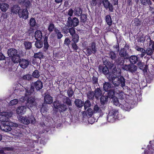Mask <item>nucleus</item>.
Instances as JSON below:
<instances>
[{
  "label": "nucleus",
  "mask_w": 154,
  "mask_h": 154,
  "mask_svg": "<svg viewBox=\"0 0 154 154\" xmlns=\"http://www.w3.org/2000/svg\"><path fill=\"white\" fill-rule=\"evenodd\" d=\"M108 79L109 81L111 80L113 85L116 86L120 85L123 87L125 85V80L122 76L119 77L110 75L108 77Z\"/></svg>",
  "instance_id": "nucleus-1"
},
{
  "label": "nucleus",
  "mask_w": 154,
  "mask_h": 154,
  "mask_svg": "<svg viewBox=\"0 0 154 154\" xmlns=\"http://www.w3.org/2000/svg\"><path fill=\"white\" fill-rule=\"evenodd\" d=\"M8 56L11 57V59L14 63H17V61L20 59V56L17 54V50L14 48L8 49Z\"/></svg>",
  "instance_id": "nucleus-2"
},
{
  "label": "nucleus",
  "mask_w": 154,
  "mask_h": 154,
  "mask_svg": "<svg viewBox=\"0 0 154 154\" xmlns=\"http://www.w3.org/2000/svg\"><path fill=\"white\" fill-rule=\"evenodd\" d=\"M18 119L20 122L26 125H28L30 123L34 124L35 122V118L32 115L27 116H19Z\"/></svg>",
  "instance_id": "nucleus-3"
},
{
  "label": "nucleus",
  "mask_w": 154,
  "mask_h": 154,
  "mask_svg": "<svg viewBox=\"0 0 154 154\" xmlns=\"http://www.w3.org/2000/svg\"><path fill=\"white\" fill-rule=\"evenodd\" d=\"M18 125L12 122H6L2 123L0 126L1 130L5 131H8L11 130V127H17Z\"/></svg>",
  "instance_id": "nucleus-4"
},
{
  "label": "nucleus",
  "mask_w": 154,
  "mask_h": 154,
  "mask_svg": "<svg viewBox=\"0 0 154 154\" xmlns=\"http://www.w3.org/2000/svg\"><path fill=\"white\" fill-rule=\"evenodd\" d=\"M54 108L59 109L60 112H63L66 111L68 109L67 105L63 103H62L59 100H55L53 103Z\"/></svg>",
  "instance_id": "nucleus-5"
},
{
  "label": "nucleus",
  "mask_w": 154,
  "mask_h": 154,
  "mask_svg": "<svg viewBox=\"0 0 154 154\" xmlns=\"http://www.w3.org/2000/svg\"><path fill=\"white\" fill-rule=\"evenodd\" d=\"M118 113L117 110L112 109L110 110L107 117V120L110 122H114Z\"/></svg>",
  "instance_id": "nucleus-6"
},
{
  "label": "nucleus",
  "mask_w": 154,
  "mask_h": 154,
  "mask_svg": "<svg viewBox=\"0 0 154 154\" xmlns=\"http://www.w3.org/2000/svg\"><path fill=\"white\" fill-rule=\"evenodd\" d=\"M79 24V20L76 17H74L72 19L69 17L67 19L66 25L69 27H75L77 26Z\"/></svg>",
  "instance_id": "nucleus-7"
},
{
  "label": "nucleus",
  "mask_w": 154,
  "mask_h": 154,
  "mask_svg": "<svg viewBox=\"0 0 154 154\" xmlns=\"http://www.w3.org/2000/svg\"><path fill=\"white\" fill-rule=\"evenodd\" d=\"M11 112H3L0 114V121L3 122H9L8 117L11 116Z\"/></svg>",
  "instance_id": "nucleus-8"
},
{
  "label": "nucleus",
  "mask_w": 154,
  "mask_h": 154,
  "mask_svg": "<svg viewBox=\"0 0 154 154\" xmlns=\"http://www.w3.org/2000/svg\"><path fill=\"white\" fill-rule=\"evenodd\" d=\"M19 63V65L22 68L25 69L29 66L30 62L28 59L24 58L20 59L17 61V63Z\"/></svg>",
  "instance_id": "nucleus-9"
},
{
  "label": "nucleus",
  "mask_w": 154,
  "mask_h": 154,
  "mask_svg": "<svg viewBox=\"0 0 154 154\" xmlns=\"http://www.w3.org/2000/svg\"><path fill=\"white\" fill-rule=\"evenodd\" d=\"M104 65L108 66L109 68L112 69V71L114 75H116L115 72L116 71L117 69L115 65L112 62H110L107 60H105L103 62Z\"/></svg>",
  "instance_id": "nucleus-10"
},
{
  "label": "nucleus",
  "mask_w": 154,
  "mask_h": 154,
  "mask_svg": "<svg viewBox=\"0 0 154 154\" xmlns=\"http://www.w3.org/2000/svg\"><path fill=\"white\" fill-rule=\"evenodd\" d=\"M126 48V47L125 46L124 48H121L119 51V57L125 59H128L129 58V55L127 52Z\"/></svg>",
  "instance_id": "nucleus-11"
},
{
  "label": "nucleus",
  "mask_w": 154,
  "mask_h": 154,
  "mask_svg": "<svg viewBox=\"0 0 154 154\" xmlns=\"http://www.w3.org/2000/svg\"><path fill=\"white\" fill-rule=\"evenodd\" d=\"M44 102L45 103L43 104L42 105L41 109L42 111L43 109H45L44 106L46 104L45 103L48 104H50L53 102L52 97L50 95H45L44 97Z\"/></svg>",
  "instance_id": "nucleus-12"
},
{
  "label": "nucleus",
  "mask_w": 154,
  "mask_h": 154,
  "mask_svg": "<svg viewBox=\"0 0 154 154\" xmlns=\"http://www.w3.org/2000/svg\"><path fill=\"white\" fill-rule=\"evenodd\" d=\"M36 104V102L35 101L34 98L31 97L28 98L27 102L26 103L27 107L30 109L32 107H35Z\"/></svg>",
  "instance_id": "nucleus-13"
},
{
  "label": "nucleus",
  "mask_w": 154,
  "mask_h": 154,
  "mask_svg": "<svg viewBox=\"0 0 154 154\" xmlns=\"http://www.w3.org/2000/svg\"><path fill=\"white\" fill-rule=\"evenodd\" d=\"M28 12L27 9H21L19 12L18 15L20 18H23L25 19H26L28 17Z\"/></svg>",
  "instance_id": "nucleus-14"
},
{
  "label": "nucleus",
  "mask_w": 154,
  "mask_h": 154,
  "mask_svg": "<svg viewBox=\"0 0 154 154\" xmlns=\"http://www.w3.org/2000/svg\"><path fill=\"white\" fill-rule=\"evenodd\" d=\"M120 106L123 110L126 111H129L130 110V104L126 102L125 100L122 101H120Z\"/></svg>",
  "instance_id": "nucleus-15"
},
{
  "label": "nucleus",
  "mask_w": 154,
  "mask_h": 154,
  "mask_svg": "<svg viewBox=\"0 0 154 154\" xmlns=\"http://www.w3.org/2000/svg\"><path fill=\"white\" fill-rule=\"evenodd\" d=\"M103 4L106 9H109L110 11H113V7L108 0H103L102 2Z\"/></svg>",
  "instance_id": "nucleus-16"
},
{
  "label": "nucleus",
  "mask_w": 154,
  "mask_h": 154,
  "mask_svg": "<svg viewBox=\"0 0 154 154\" xmlns=\"http://www.w3.org/2000/svg\"><path fill=\"white\" fill-rule=\"evenodd\" d=\"M99 71L101 73L105 75H107L109 73V70L108 67L105 65H100L98 67Z\"/></svg>",
  "instance_id": "nucleus-17"
},
{
  "label": "nucleus",
  "mask_w": 154,
  "mask_h": 154,
  "mask_svg": "<svg viewBox=\"0 0 154 154\" xmlns=\"http://www.w3.org/2000/svg\"><path fill=\"white\" fill-rule=\"evenodd\" d=\"M26 106H21L18 107L17 109V112L18 114L22 115L26 111Z\"/></svg>",
  "instance_id": "nucleus-18"
},
{
  "label": "nucleus",
  "mask_w": 154,
  "mask_h": 154,
  "mask_svg": "<svg viewBox=\"0 0 154 154\" xmlns=\"http://www.w3.org/2000/svg\"><path fill=\"white\" fill-rule=\"evenodd\" d=\"M34 86L36 90L38 91L42 88L43 83L41 81L38 80L34 83Z\"/></svg>",
  "instance_id": "nucleus-19"
},
{
  "label": "nucleus",
  "mask_w": 154,
  "mask_h": 154,
  "mask_svg": "<svg viewBox=\"0 0 154 154\" xmlns=\"http://www.w3.org/2000/svg\"><path fill=\"white\" fill-rule=\"evenodd\" d=\"M94 96L97 99L98 98L102 95V91L99 88H97L95 89L94 92Z\"/></svg>",
  "instance_id": "nucleus-20"
},
{
  "label": "nucleus",
  "mask_w": 154,
  "mask_h": 154,
  "mask_svg": "<svg viewBox=\"0 0 154 154\" xmlns=\"http://www.w3.org/2000/svg\"><path fill=\"white\" fill-rule=\"evenodd\" d=\"M62 101L64 103L66 104L69 107L72 106V100L69 97H65L63 98Z\"/></svg>",
  "instance_id": "nucleus-21"
},
{
  "label": "nucleus",
  "mask_w": 154,
  "mask_h": 154,
  "mask_svg": "<svg viewBox=\"0 0 154 154\" xmlns=\"http://www.w3.org/2000/svg\"><path fill=\"white\" fill-rule=\"evenodd\" d=\"M135 49L138 51H140L141 52V54H139V55L141 58H143L146 54V50L143 48H140L139 47H136L135 48Z\"/></svg>",
  "instance_id": "nucleus-22"
},
{
  "label": "nucleus",
  "mask_w": 154,
  "mask_h": 154,
  "mask_svg": "<svg viewBox=\"0 0 154 154\" xmlns=\"http://www.w3.org/2000/svg\"><path fill=\"white\" fill-rule=\"evenodd\" d=\"M74 103L75 106L78 108H82L84 105V102L79 99H75Z\"/></svg>",
  "instance_id": "nucleus-23"
},
{
  "label": "nucleus",
  "mask_w": 154,
  "mask_h": 154,
  "mask_svg": "<svg viewBox=\"0 0 154 154\" xmlns=\"http://www.w3.org/2000/svg\"><path fill=\"white\" fill-rule=\"evenodd\" d=\"M82 13V10L79 8H75L74 10V14L77 17L80 16Z\"/></svg>",
  "instance_id": "nucleus-24"
},
{
  "label": "nucleus",
  "mask_w": 154,
  "mask_h": 154,
  "mask_svg": "<svg viewBox=\"0 0 154 154\" xmlns=\"http://www.w3.org/2000/svg\"><path fill=\"white\" fill-rule=\"evenodd\" d=\"M138 58L135 55H132L131 56H129V61L131 63L133 64L136 63L138 61Z\"/></svg>",
  "instance_id": "nucleus-25"
},
{
  "label": "nucleus",
  "mask_w": 154,
  "mask_h": 154,
  "mask_svg": "<svg viewBox=\"0 0 154 154\" xmlns=\"http://www.w3.org/2000/svg\"><path fill=\"white\" fill-rule=\"evenodd\" d=\"M21 10V9L20 7L18 5H14L11 9L12 12L15 14L18 13V14L19 12Z\"/></svg>",
  "instance_id": "nucleus-26"
},
{
  "label": "nucleus",
  "mask_w": 154,
  "mask_h": 154,
  "mask_svg": "<svg viewBox=\"0 0 154 154\" xmlns=\"http://www.w3.org/2000/svg\"><path fill=\"white\" fill-rule=\"evenodd\" d=\"M111 88V85L108 82H105L103 84V89L105 91H108Z\"/></svg>",
  "instance_id": "nucleus-27"
},
{
  "label": "nucleus",
  "mask_w": 154,
  "mask_h": 154,
  "mask_svg": "<svg viewBox=\"0 0 154 154\" xmlns=\"http://www.w3.org/2000/svg\"><path fill=\"white\" fill-rule=\"evenodd\" d=\"M125 59L124 58L119 57L116 60L115 62L118 65H122L125 62Z\"/></svg>",
  "instance_id": "nucleus-28"
},
{
  "label": "nucleus",
  "mask_w": 154,
  "mask_h": 154,
  "mask_svg": "<svg viewBox=\"0 0 154 154\" xmlns=\"http://www.w3.org/2000/svg\"><path fill=\"white\" fill-rule=\"evenodd\" d=\"M34 36L35 39L37 40L38 38L41 39L42 37V34L40 30H37L35 31Z\"/></svg>",
  "instance_id": "nucleus-29"
},
{
  "label": "nucleus",
  "mask_w": 154,
  "mask_h": 154,
  "mask_svg": "<svg viewBox=\"0 0 154 154\" xmlns=\"http://www.w3.org/2000/svg\"><path fill=\"white\" fill-rule=\"evenodd\" d=\"M108 100V97L106 96H102L100 98L101 104L104 105L106 103Z\"/></svg>",
  "instance_id": "nucleus-30"
},
{
  "label": "nucleus",
  "mask_w": 154,
  "mask_h": 154,
  "mask_svg": "<svg viewBox=\"0 0 154 154\" xmlns=\"http://www.w3.org/2000/svg\"><path fill=\"white\" fill-rule=\"evenodd\" d=\"M35 45L36 48H40L43 47V42L41 41L40 39L37 40L35 42Z\"/></svg>",
  "instance_id": "nucleus-31"
},
{
  "label": "nucleus",
  "mask_w": 154,
  "mask_h": 154,
  "mask_svg": "<svg viewBox=\"0 0 154 154\" xmlns=\"http://www.w3.org/2000/svg\"><path fill=\"white\" fill-rule=\"evenodd\" d=\"M105 20L107 24L110 26L112 24V20L110 16L109 15H107L105 17Z\"/></svg>",
  "instance_id": "nucleus-32"
},
{
  "label": "nucleus",
  "mask_w": 154,
  "mask_h": 154,
  "mask_svg": "<svg viewBox=\"0 0 154 154\" xmlns=\"http://www.w3.org/2000/svg\"><path fill=\"white\" fill-rule=\"evenodd\" d=\"M55 29H57L55 27L54 24L53 23H50L48 26V30L50 32H51L54 30V31Z\"/></svg>",
  "instance_id": "nucleus-33"
},
{
  "label": "nucleus",
  "mask_w": 154,
  "mask_h": 154,
  "mask_svg": "<svg viewBox=\"0 0 154 154\" xmlns=\"http://www.w3.org/2000/svg\"><path fill=\"white\" fill-rule=\"evenodd\" d=\"M69 32L71 35L72 36L76 34L75 33V30L74 28L72 27L69 29H67L66 31H65V33H67Z\"/></svg>",
  "instance_id": "nucleus-34"
},
{
  "label": "nucleus",
  "mask_w": 154,
  "mask_h": 154,
  "mask_svg": "<svg viewBox=\"0 0 154 154\" xmlns=\"http://www.w3.org/2000/svg\"><path fill=\"white\" fill-rule=\"evenodd\" d=\"M9 5L6 3L2 4L0 7L2 11L5 12L8 9Z\"/></svg>",
  "instance_id": "nucleus-35"
},
{
  "label": "nucleus",
  "mask_w": 154,
  "mask_h": 154,
  "mask_svg": "<svg viewBox=\"0 0 154 154\" xmlns=\"http://www.w3.org/2000/svg\"><path fill=\"white\" fill-rule=\"evenodd\" d=\"M94 93L92 91H90L87 93L88 98L90 100H92L94 98Z\"/></svg>",
  "instance_id": "nucleus-36"
},
{
  "label": "nucleus",
  "mask_w": 154,
  "mask_h": 154,
  "mask_svg": "<svg viewBox=\"0 0 154 154\" xmlns=\"http://www.w3.org/2000/svg\"><path fill=\"white\" fill-rule=\"evenodd\" d=\"M54 32L55 34H57L58 39H60L63 36V35L61 34V32L57 29H55Z\"/></svg>",
  "instance_id": "nucleus-37"
},
{
  "label": "nucleus",
  "mask_w": 154,
  "mask_h": 154,
  "mask_svg": "<svg viewBox=\"0 0 154 154\" xmlns=\"http://www.w3.org/2000/svg\"><path fill=\"white\" fill-rule=\"evenodd\" d=\"M48 38L46 37H45L44 42V49L45 51H47L49 45L47 42Z\"/></svg>",
  "instance_id": "nucleus-38"
},
{
  "label": "nucleus",
  "mask_w": 154,
  "mask_h": 154,
  "mask_svg": "<svg viewBox=\"0 0 154 154\" xmlns=\"http://www.w3.org/2000/svg\"><path fill=\"white\" fill-rule=\"evenodd\" d=\"M115 93L114 90L113 89H110L108 93V97H109V98H113L115 97Z\"/></svg>",
  "instance_id": "nucleus-39"
},
{
  "label": "nucleus",
  "mask_w": 154,
  "mask_h": 154,
  "mask_svg": "<svg viewBox=\"0 0 154 154\" xmlns=\"http://www.w3.org/2000/svg\"><path fill=\"white\" fill-rule=\"evenodd\" d=\"M94 112L95 113H100L102 111V110L97 105H95L94 108Z\"/></svg>",
  "instance_id": "nucleus-40"
},
{
  "label": "nucleus",
  "mask_w": 154,
  "mask_h": 154,
  "mask_svg": "<svg viewBox=\"0 0 154 154\" xmlns=\"http://www.w3.org/2000/svg\"><path fill=\"white\" fill-rule=\"evenodd\" d=\"M24 44L26 49H29L32 47L31 43L29 42L26 41L24 42Z\"/></svg>",
  "instance_id": "nucleus-41"
},
{
  "label": "nucleus",
  "mask_w": 154,
  "mask_h": 154,
  "mask_svg": "<svg viewBox=\"0 0 154 154\" xmlns=\"http://www.w3.org/2000/svg\"><path fill=\"white\" fill-rule=\"evenodd\" d=\"M137 68L136 66L131 64L129 71L132 73L135 72L137 71Z\"/></svg>",
  "instance_id": "nucleus-42"
},
{
  "label": "nucleus",
  "mask_w": 154,
  "mask_h": 154,
  "mask_svg": "<svg viewBox=\"0 0 154 154\" xmlns=\"http://www.w3.org/2000/svg\"><path fill=\"white\" fill-rule=\"evenodd\" d=\"M117 94L118 95L117 96L119 99V101H121L125 100H124V94L123 92L119 91V92L118 93H117Z\"/></svg>",
  "instance_id": "nucleus-43"
},
{
  "label": "nucleus",
  "mask_w": 154,
  "mask_h": 154,
  "mask_svg": "<svg viewBox=\"0 0 154 154\" xmlns=\"http://www.w3.org/2000/svg\"><path fill=\"white\" fill-rule=\"evenodd\" d=\"M113 99L112 102L116 106H118L120 105V103L121 102H120V101H119L118 100V98L116 97H114Z\"/></svg>",
  "instance_id": "nucleus-44"
},
{
  "label": "nucleus",
  "mask_w": 154,
  "mask_h": 154,
  "mask_svg": "<svg viewBox=\"0 0 154 154\" xmlns=\"http://www.w3.org/2000/svg\"><path fill=\"white\" fill-rule=\"evenodd\" d=\"M154 51L150 48H148L146 50V54L149 56H151Z\"/></svg>",
  "instance_id": "nucleus-45"
},
{
  "label": "nucleus",
  "mask_w": 154,
  "mask_h": 154,
  "mask_svg": "<svg viewBox=\"0 0 154 154\" xmlns=\"http://www.w3.org/2000/svg\"><path fill=\"white\" fill-rule=\"evenodd\" d=\"M108 54L109 57L112 60H114L116 57V54L113 51H110Z\"/></svg>",
  "instance_id": "nucleus-46"
},
{
  "label": "nucleus",
  "mask_w": 154,
  "mask_h": 154,
  "mask_svg": "<svg viewBox=\"0 0 154 154\" xmlns=\"http://www.w3.org/2000/svg\"><path fill=\"white\" fill-rule=\"evenodd\" d=\"M72 41L74 42L77 43L79 40V37L78 35L76 34L72 36Z\"/></svg>",
  "instance_id": "nucleus-47"
},
{
  "label": "nucleus",
  "mask_w": 154,
  "mask_h": 154,
  "mask_svg": "<svg viewBox=\"0 0 154 154\" xmlns=\"http://www.w3.org/2000/svg\"><path fill=\"white\" fill-rule=\"evenodd\" d=\"M34 57L35 58H38L40 60L43 57V55L42 52H38L35 53L34 55Z\"/></svg>",
  "instance_id": "nucleus-48"
},
{
  "label": "nucleus",
  "mask_w": 154,
  "mask_h": 154,
  "mask_svg": "<svg viewBox=\"0 0 154 154\" xmlns=\"http://www.w3.org/2000/svg\"><path fill=\"white\" fill-rule=\"evenodd\" d=\"M94 112V111L91 108H88L86 111L87 115L90 117H91Z\"/></svg>",
  "instance_id": "nucleus-49"
},
{
  "label": "nucleus",
  "mask_w": 154,
  "mask_h": 154,
  "mask_svg": "<svg viewBox=\"0 0 154 154\" xmlns=\"http://www.w3.org/2000/svg\"><path fill=\"white\" fill-rule=\"evenodd\" d=\"M84 106L85 110L88 108L89 107L91 106V103L90 101L87 100L84 103Z\"/></svg>",
  "instance_id": "nucleus-50"
},
{
  "label": "nucleus",
  "mask_w": 154,
  "mask_h": 154,
  "mask_svg": "<svg viewBox=\"0 0 154 154\" xmlns=\"http://www.w3.org/2000/svg\"><path fill=\"white\" fill-rule=\"evenodd\" d=\"M29 22L30 26L32 27H34L36 25V21L34 18H31Z\"/></svg>",
  "instance_id": "nucleus-51"
},
{
  "label": "nucleus",
  "mask_w": 154,
  "mask_h": 154,
  "mask_svg": "<svg viewBox=\"0 0 154 154\" xmlns=\"http://www.w3.org/2000/svg\"><path fill=\"white\" fill-rule=\"evenodd\" d=\"M25 90L29 94H30L34 91V87L33 86H31L29 90L26 89H25Z\"/></svg>",
  "instance_id": "nucleus-52"
},
{
  "label": "nucleus",
  "mask_w": 154,
  "mask_h": 154,
  "mask_svg": "<svg viewBox=\"0 0 154 154\" xmlns=\"http://www.w3.org/2000/svg\"><path fill=\"white\" fill-rule=\"evenodd\" d=\"M35 78H38L40 76L39 72L37 70H35L32 73V75Z\"/></svg>",
  "instance_id": "nucleus-53"
},
{
  "label": "nucleus",
  "mask_w": 154,
  "mask_h": 154,
  "mask_svg": "<svg viewBox=\"0 0 154 154\" xmlns=\"http://www.w3.org/2000/svg\"><path fill=\"white\" fill-rule=\"evenodd\" d=\"M80 17L81 21L83 23H85L86 20L87 16L84 14H82Z\"/></svg>",
  "instance_id": "nucleus-54"
},
{
  "label": "nucleus",
  "mask_w": 154,
  "mask_h": 154,
  "mask_svg": "<svg viewBox=\"0 0 154 154\" xmlns=\"http://www.w3.org/2000/svg\"><path fill=\"white\" fill-rule=\"evenodd\" d=\"M67 94L69 97H71L74 94V92L71 88H69L67 91Z\"/></svg>",
  "instance_id": "nucleus-55"
},
{
  "label": "nucleus",
  "mask_w": 154,
  "mask_h": 154,
  "mask_svg": "<svg viewBox=\"0 0 154 154\" xmlns=\"http://www.w3.org/2000/svg\"><path fill=\"white\" fill-rule=\"evenodd\" d=\"M146 40L147 42H149V46L152 45L151 47L152 49L154 51V42H153L151 40L150 38H147Z\"/></svg>",
  "instance_id": "nucleus-56"
},
{
  "label": "nucleus",
  "mask_w": 154,
  "mask_h": 154,
  "mask_svg": "<svg viewBox=\"0 0 154 154\" xmlns=\"http://www.w3.org/2000/svg\"><path fill=\"white\" fill-rule=\"evenodd\" d=\"M32 78V75L29 74H26L24 75L23 77V79L25 80H29Z\"/></svg>",
  "instance_id": "nucleus-57"
},
{
  "label": "nucleus",
  "mask_w": 154,
  "mask_h": 154,
  "mask_svg": "<svg viewBox=\"0 0 154 154\" xmlns=\"http://www.w3.org/2000/svg\"><path fill=\"white\" fill-rule=\"evenodd\" d=\"M91 47L92 50V53H95L97 51L96 48L95 44L93 42L91 45Z\"/></svg>",
  "instance_id": "nucleus-58"
},
{
  "label": "nucleus",
  "mask_w": 154,
  "mask_h": 154,
  "mask_svg": "<svg viewBox=\"0 0 154 154\" xmlns=\"http://www.w3.org/2000/svg\"><path fill=\"white\" fill-rule=\"evenodd\" d=\"M18 103V100L17 99H14L10 101L9 105L13 106L16 104Z\"/></svg>",
  "instance_id": "nucleus-59"
},
{
  "label": "nucleus",
  "mask_w": 154,
  "mask_h": 154,
  "mask_svg": "<svg viewBox=\"0 0 154 154\" xmlns=\"http://www.w3.org/2000/svg\"><path fill=\"white\" fill-rule=\"evenodd\" d=\"M131 64H129V65H123L122 68L126 70L127 71H128L129 70V69H130V66Z\"/></svg>",
  "instance_id": "nucleus-60"
},
{
  "label": "nucleus",
  "mask_w": 154,
  "mask_h": 154,
  "mask_svg": "<svg viewBox=\"0 0 154 154\" xmlns=\"http://www.w3.org/2000/svg\"><path fill=\"white\" fill-rule=\"evenodd\" d=\"M73 13H74V10L73 11L72 8L69 9L67 13L68 15L71 17L72 16Z\"/></svg>",
  "instance_id": "nucleus-61"
},
{
  "label": "nucleus",
  "mask_w": 154,
  "mask_h": 154,
  "mask_svg": "<svg viewBox=\"0 0 154 154\" xmlns=\"http://www.w3.org/2000/svg\"><path fill=\"white\" fill-rule=\"evenodd\" d=\"M70 42L71 41H70L69 39L67 37L64 40V44L67 45H68Z\"/></svg>",
  "instance_id": "nucleus-62"
},
{
  "label": "nucleus",
  "mask_w": 154,
  "mask_h": 154,
  "mask_svg": "<svg viewBox=\"0 0 154 154\" xmlns=\"http://www.w3.org/2000/svg\"><path fill=\"white\" fill-rule=\"evenodd\" d=\"M76 43L74 42L72 44V46L74 50L77 51V50L78 49V47L76 44Z\"/></svg>",
  "instance_id": "nucleus-63"
},
{
  "label": "nucleus",
  "mask_w": 154,
  "mask_h": 154,
  "mask_svg": "<svg viewBox=\"0 0 154 154\" xmlns=\"http://www.w3.org/2000/svg\"><path fill=\"white\" fill-rule=\"evenodd\" d=\"M92 82L93 84H98V79L97 77L93 76L92 78Z\"/></svg>",
  "instance_id": "nucleus-64"
}]
</instances>
